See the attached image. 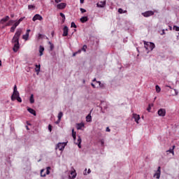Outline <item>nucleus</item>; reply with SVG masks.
<instances>
[{"mask_svg":"<svg viewBox=\"0 0 179 179\" xmlns=\"http://www.w3.org/2000/svg\"><path fill=\"white\" fill-rule=\"evenodd\" d=\"M22 29H17L14 36L12 38L11 43L14 44L13 48V51L14 52H17L19 48H20V45L19 43V39L20 38V36H22Z\"/></svg>","mask_w":179,"mask_h":179,"instance_id":"f257e3e1","label":"nucleus"},{"mask_svg":"<svg viewBox=\"0 0 179 179\" xmlns=\"http://www.w3.org/2000/svg\"><path fill=\"white\" fill-rule=\"evenodd\" d=\"M144 45H145V48H146V50H150V51H152V50L155 47V43H149V42L146 43V41H144Z\"/></svg>","mask_w":179,"mask_h":179,"instance_id":"f03ea898","label":"nucleus"},{"mask_svg":"<svg viewBox=\"0 0 179 179\" xmlns=\"http://www.w3.org/2000/svg\"><path fill=\"white\" fill-rule=\"evenodd\" d=\"M65 146H66V143H59L56 146V149H59V150H64V149H65Z\"/></svg>","mask_w":179,"mask_h":179,"instance_id":"7ed1b4c3","label":"nucleus"},{"mask_svg":"<svg viewBox=\"0 0 179 179\" xmlns=\"http://www.w3.org/2000/svg\"><path fill=\"white\" fill-rule=\"evenodd\" d=\"M144 17H149L150 16H153L155 15V12L152 10L145 11V13H142Z\"/></svg>","mask_w":179,"mask_h":179,"instance_id":"20e7f679","label":"nucleus"},{"mask_svg":"<svg viewBox=\"0 0 179 179\" xmlns=\"http://www.w3.org/2000/svg\"><path fill=\"white\" fill-rule=\"evenodd\" d=\"M92 82H94V83H92V87H94V89H96V87H99V86H101V83L100 81H97L96 80V78H94Z\"/></svg>","mask_w":179,"mask_h":179,"instance_id":"39448f33","label":"nucleus"},{"mask_svg":"<svg viewBox=\"0 0 179 179\" xmlns=\"http://www.w3.org/2000/svg\"><path fill=\"white\" fill-rule=\"evenodd\" d=\"M158 115L159 117H165L166 116V109L164 108H161L158 110Z\"/></svg>","mask_w":179,"mask_h":179,"instance_id":"423d86ee","label":"nucleus"},{"mask_svg":"<svg viewBox=\"0 0 179 179\" xmlns=\"http://www.w3.org/2000/svg\"><path fill=\"white\" fill-rule=\"evenodd\" d=\"M161 167L159 166L156 173L154 174V177H155L157 179L160 178V174H161Z\"/></svg>","mask_w":179,"mask_h":179,"instance_id":"0eeeda50","label":"nucleus"},{"mask_svg":"<svg viewBox=\"0 0 179 179\" xmlns=\"http://www.w3.org/2000/svg\"><path fill=\"white\" fill-rule=\"evenodd\" d=\"M33 22H36V20H43V17L38 14H36L32 18Z\"/></svg>","mask_w":179,"mask_h":179,"instance_id":"6e6552de","label":"nucleus"},{"mask_svg":"<svg viewBox=\"0 0 179 179\" xmlns=\"http://www.w3.org/2000/svg\"><path fill=\"white\" fill-rule=\"evenodd\" d=\"M19 96H20L19 92H13V94L11 96L12 101H15V100H16L17 97Z\"/></svg>","mask_w":179,"mask_h":179,"instance_id":"1a4fd4ad","label":"nucleus"},{"mask_svg":"<svg viewBox=\"0 0 179 179\" xmlns=\"http://www.w3.org/2000/svg\"><path fill=\"white\" fill-rule=\"evenodd\" d=\"M133 118H134L136 124H139V120H141V116L136 113L133 114Z\"/></svg>","mask_w":179,"mask_h":179,"instance_id":"9d476101","label":"nucleus"},{"mask_svg":"<svg viewBox=\"0 0 179 179\" xmlns=\"http://www.w3.org/2000/svg\"><path fill=\"white\" fill-rule=\"evenodd\" d=\"M9 19H10V17H9L8 15H6L5 17L2 18L0 20L1 24H3L4 23H6V22H8L9 20Z\"/></svg>","mask_w":179,"mask_h":179,"instance_id":"9b49d317","label":"nucleus"},{"mask_svg":"<svg viewBox=\"0 0 179 179\" xmlns=\"http://www.w3.org/2000/svg\"><path fill=\"white\" fill-rule=\"evenodd\" d=\"M57 9H65L66 8V4L65 3H60L57 5Z\"/></svg>","mask_w":179,"mask_h":179,"instance_id":"f8f14e48","label":"nucleus"},{"mask_svg":"<svg viewBox=\"0 0 179 179\" xmlns=\"http://www.w3.org/2000/svg\"><path fill=\"white\" fill-rule=\"evenodd\" d=\"M69 29L68 27L65 26L63 29V37H66V36H68V31H69Z\"/></svg>","mask_w":179,"mask_h":179,"instance_id":"ddd939ff","label":"nucleus"},{"mask_svg":"<svg viewBox=\"0 0 179 179\" xmlns=\"http://www.w3.org/2000/svg\"><path fill=\"white\" fill-rule=\"evenodd\" d=\"M82 138L80 136H78V138L77 140V142L76 143V145H78V148L80 149L82 148Z\"/></svg>","mask_w":179,"mask_h":179,"instance_id":"4468645a","label":"nucleus"},{"mask_svg":"<svg viewBox=\"0 0 179 179\" xmlns=\"http://www.w3.org/2000/svg\"><path fill=\"white\" fill-rule=\"evenodd\" d=\"M29 33H30V29H27V32H26V34L22 36V38L24 40L27 41L29 39Z\"/></svg>","mask_w":179,"mask_h":179,"instance_id":"2eb2a0df","label":"nucleus"},{"mask_svg":"<svg viewBox=\"0 0 179 179\" xmlns=\"http://www.w3.org/2000/svg\"><path fill=\"white\" fill-rule=\"evenodd\" d=\"M106 5V1H99L97 3V6L98 8H104V6Z\"/></svg>","mask_w":179,"mask_h":179,"instance_id":"dca6fc26","label":"nucleus"},{"mask_svg":"<svg viewBox=\"0 0 179 179\" xmlns=\"http://www.w3.org/2000/svg\"><path fill=\"white\" fill-rule=\"evenodd\" d=\"M89 20V18L87 17H83L80 18V22L81 23H86Z\"/></svg>","mask_w":179,"mask_h":179,"instance_id":"f3484780","label":"nucleus"},{"mask_svg":"<svg viewBox=\"0 0 179 179\" xmlns=\"http://www.w3.org/2000/svg\"><path fill=\"white\" fill-rule=\"evenodd\" d=\"M27 111H29V113H30V114H33V115H36V110H34V109L28 108Z\"/></svg>","mask_w":179,"mask_h":179,"instance_id":"a211bd4d","label":"nucleus"},{"mask_svg":"<svg viewBox=\"0 0 179 179\" xmlns=\"http://www.w3.org/2000/svg\"><path fill=\"white\" fill-rule=\"evenodd\" d=\"M70 178L75 179L76 178V171H71V176H69Z\"/></svg>","mask_w":179,"mask_h":179,"instance_id":"6ab92c4d","label":"nucleus"},{"mask_svg":"<svg viewBox=\"0 0 179 179\" xmlns=\"http://www.w3.org/2000/svg\"><path fill=\"white\" fill-rule=\"evenodd\" d=\"M35 66H36L35 71L37 73V75H38V73L40 72L41 66H40V64H38V65L36 64Z\"/></svg>","mask_w":179,"mask_h":179,"instance_id":"aec40b11","label":"nucleus"},{"mask_svg":"<svg viewBox=\"0 0 179 179\" xmlns=\"http://www.w3.org/2000/svg\"><path fill=\"white\" fill-rule=\"evenodd\" d=\"M43 52H44V48L43 46L39 47V53H40V57L43 55Z\"/></svg>","mask_w":179,"mask_h":179,"instance_id":"412c9836","label":"nucleus"},{"mask_svg":"<svg viewBox=\"0 0 179 179\" xmlns=\"http://www.w3.org/2000/svg\"><path fill=\"white\" fill-rule=\"evenodd\" d=\"M174 149H176V145H173L172 148H170L166 152H169V153H172V155H174Z\"/></svg>","mask_w":179,"mask_h":179,"instance_id":"4be33fe9","label":"nucleus"},{"mask_svg":"<svg viewBox=\"0 0 179 179\" xmlns=\"http://www.w3.org/2000/svg\"><path fill=\"white\" fill-rule=\"evenodd\" d=\"M13 23H15V20H10L6 23V26H12Z\"/></svg>","mask_w":179,"mask_h":179,"instance_id":"5701e85b","label":"nucleus"},{"mask_svg":"<svg viewBox=\"0 0 179 179\" xmlns=\"http://www.w3.org/2000/svg\"><path fill=\"white\" fill-rule=\"evenodd\" d=\"M86 121H87V122H92V116L90 115V114H89L86 117Z\"/></svg>","mask_w":179,"mask_h":179,"instance_id":"b1692460","label":"nucleus"},{"mask_svg":"<svg viewBox=\"0 0 179 179\" xmlns=\"http://www.w3.org/2000/svg\"><path fill=\"white\" fill-rule=\"evenodd\" d=\"M77 125V129H82V128L85 127V124L83 123H79Z\"/></svg>","mask_w":179,"mask_h":179,"instance_id":"393cba45","label":"nucleus"},{"mask_svg":"<svg viewBox=\"0 0 179 179\" xmlns=\"http://www.w3.org/2000/svg\"><path fill=\"white\" fill-rule=\"evenodd\" d=\"M72 136L73 138V140H76V131H75V129H72Z\"/></svg>","mask_w":179,"mask_h":179,"instance_id":"a878e982","label":"nucleus"},{"mask_svg":"<svg viewBox=\"0 0 179 179\" xmlns=\"http://www.w3.org/2000/svg\"><path fill=\"white\" fill-rule=\"evenodd\" d=\"M62 115H64V113H62V112H59L58 114L59 122H61V118H62Z\"/></svg>","mask_w":179,"mask_h":179,"instance_id":"bb28decb","label":"nucleus"},{"mask_svg":"<svg viewBox=\"0 0 179 179\" xmlns=\"http://www.w3.org/2000/svg\"><path fill=\"white\" fill-rule=\"evenodd\" d=\"M29 101H30L31 104H33V103H34V96L33 94L31 95Z\"/></svg>","mask_w":179,"mask_h":179,"instance_id":"cd10ccee","label":"nucleus"},{"mask_svg":"<svg viewBox=\"0 0 179 179\" xmlns=\"http://www.w3.org/2000/svg\"><path fill=\"white\" fill-rule=\"evenodd\" d=\"M59 15H60L61 17H62V23H64L65 22V19H66L65 18V15L62 13H60Z\"/></svg>","mask_w":179,"mask_h":179,"instance_id":"c85d7f7f","label":"nucleus"},{"mask_svg":"<svg viewBox=\"0 0 179 179\" xmlns=\"http://www.w3.org/2000/svg\"><path fill=\"white\" fill-rule=\"evenodd\" d=\"M155 89H156L157 93H160V91L162 90V89H160V87L159 85H156Z\"/></svg>","mask_w":179,"mask_h":179,"instance_id":"c756f323","label":"nucleus"},{"mask_svg":"<svg viewBox=\"0 0 179 179\" xmlns=\"http://www.w3.org/2000/svg\"><path fill=\"white\" fill-rule=\"evenodd\" d=\"M28 9H29V10H31V9L32 10L36 9V6H33V5H29L28 6Z\"/></svg>","mask_w":179,"mask_h":179,"instance_id":"7c9ffc66","label":"nucleus"},{"mask_svg":"<svg viewBox=\"0 0 179 179\" xmlns=\"http://www.w3.org/2000/svg\"><path fill=\"white\" fill-rule=\"evenodd\" d=\"M44 171H45V169H42L41 171V177H45V173H44Z\"/></svg>","mask_w":179,"mask_h":179,"instance_id":"2f4dec72","label":"nucleus"},{"mask_svg":"<svg viewBox=\"0 0 179 179\" xmlns=\"http://www.w3.org/2000/svg\"><path fill=\"white\" fill-rule=\"evenodd\" d=\"M87 48V45H84L81 49V51H84V52H86V49Z\"/></svg>","mask_w":179,"mask_h":179,"instance_id":"473e14b6","label":"nucleus"},{"mask_svg":"<svg viewBox=\"0 0 179 179\" xmlns=\"http://www.w3.org/2000/svg\"><path fill=\"white\" fill-rule=\"evenodd\" d=\"M50 170H51V167L48 166L46 168V174L48 176V174H50Z\"/></svg>","mask_w":179,"mask_h":179,"instance_id":"72a5a7b5","label":"nucleus"},{"mask_svg":"<svg viewBox=\"0 0 179 179\" xmlns=\"http://www.w3.org/2000/svg\"><path fill=\"white\" fill-rule=\"evenodd\" d=\"M18 92H19L17 91V87L15 85L13 88V93H18Z\"/></svg>","mask_w":179,"mask_h":179,"instance_id":"f704fd0d","label":"nucleus"},{"mask_svg":"<svg viewBox=\"0 0 179 179\" xmlns=\"http://www.w3.org/2000/svg\"><path fill=\"white\" fill-rule=\"evenodd\" d=\"M18 101V103H22V98H20V95H19L17 99H15Z\"/></svg>","mask_w":179,"mask_h":179,"instance_id":"c9c22d12","label":"nucleus"},{"mask_svg":"<svg viewBox=\"0 0 179 179\" xmlns=\"http://www.w3.org/2000/svg\"><path fill=\"white\" fill-rule=\"evenodd\" d=\"M49 44L50 45V51H52L54 50V45L51 42H49Z\"/></svg>","mask_w":179,"mask_h":179,"instance_id":"e433bc0d","label":"nucleus"},{"mask_svg":"<svg viewBox=\"0 0 179 179\" xmlns=\"http://www.w3.org/2000/svg\"><path fill=\"white\" fill-rule=\"evenodd\" d=\"M173 29L176 30V31H179V27L173 26Z\"/></svg>","mask_w":179,"mask_h":179,"instance_id":"4c0bfd02","label":"nucleus"},{"mask_svg":"<svg viewBox=\"0 0 179 179\" xmlns=\"http://www.w3.org/2000/svg\"><path fill=\"white\" fill-rule=\"evenodd\" d=\"M15 30H16L15 28H13V27H11L10 29V31L11 33H15Z\"/></svg>","mask_w":179,"mask_h":179,"instance_id":"58836bf2","label":"nucleus"},{"mask_svg":"<svg viewBox=\"0 0 179 179\" xmlns=\"http://www.w3.org/2000/svg\"><path fill=\"white\" fill-rule=\"evenodd\" d=\"M24 18H25V17H22L20 18L19 20H17V21L20 23L21 22H23V20H24Z\"/></svg>","mask_w":179,"mask_h":179,"instance_id":"ea45409f","label":"nucleus"},{"mask_svg":"<svg viewBox=\"0 0 179 179\" xmlns=\"http://www.w3.org/2000/svg\"><path fill=\"white\" fill-rule=\"evenodd\" d=\"M71 27H74V29H76V24H75V22H71Z\"/></svg>","mask_w":179,"mask_h":179,"instance_id":"a19ab883","label":"nucleus"},{"mask_svg":"<svg viewBox=\"0 0 179 179\" xmlns=\"http://www.w3.org/2000/svg\"><path fill=\"white\" fill-rule=\"evenodd\" d=\"M81 13H86V10L85 8H80Z\"/></svg>","mask_w":179,"mask_h":179,"instance_id":"79ce46f5","label":"nucleus"},{"mask_svg":"<svg viewBox=\"0 0 179 179\" xmlns=\"http://www.w3.org/2000/svg\"><path fill=\"white\" fill-rule=\"evenodd\" d=\"M118 12H119L120 14H122V13H124V10H122V8H119V9H118Z\"/></svg>","mask_w":179,"mask_h":179,"instance_id":"37998d69","label":"nucleus"},{"mask_svg":"<svg viewBox=\"0 0 179 179\" xmlns=\"http://www.w3.org/2000/svg\"><path fill=\"white\" fill-rule=\"evenodd\" d=\"M48 129H49L50 132H51L52 131V127L51 126V124L48 125Z\"/></svg>","mask_w":179,"mask_h":179,"instance_id":"c03bdc74","label":"nucleus"},{"mask_svg":"<svg viewBox=\"0 0 179 179\" xmlns=\"http://www.w3.org/2000/svg\"><path fill=\"white\" fill-rule=\"evenodd\" d=\"M41 38H43V34H39L38 36V39L40 40Z\"/></svg>","mask_w":179,"mask_h":179,"instance_id":"a18cd8bd","label":"nucleus"},{"mask_svg":"<svg viewBox=\"0 0 179 179\" xmlns=\"http://www.w3.org/2000/svg\"><path fill=\"white\" fill-rule=\"evenodd\" d=\"M16 27L19 26V24H20V22L18 21H15V24H14Z\"/></svg>","mask_w":179,"mask_h":179,"instance_id":"49530a36","label":"nucleus"},{"mask_svg":"<svg viewBox=\"0 0 179 179\" xmlns=\"http://www.w3.org/2000/svg\"><path fill=\"white\" fill-rule=\"evenodd\" d=\"M56 3H59V2H62V0H55Z\"/></svg>","mask_w":179,"mask_h":179,"instance_id":"de8ad7c7","label":"nucleus"},{"mask_svg":"<svg viewBox=\"0 0 179 179\" xmlns=\"http://www.w3.org/2000/svg\"><path fill=\"white\" fill-rule=\"evenodd\" d=\"M77 54H80L82 52V49L78 50L77 52Z\"/></svg>","mask_w":179,"mask_h":179,"instance_id":"09e8293b","label":"nucleus"},{"mask_svg":"<svg viewBox=\"0 0 179 179\" xmlns=\"http://www.w3.org/2000/svg\"><path fill=\"white\" fill-rule=\"evenodd\" d=\"M76 55H78V52H76L73 54V57H76Z\"/></svg>","mask_w":179,"mask_h":179,"instance_id":"8fccbe9b","label":"nucleus"},{"mask_svg":"<svg viewBox=\"0 0 179 179\" xmlns=\"http://www.w3.org/2000/svg\"><path fill=\"white\" fill-rule=\"evenodd\" d=\"M111 130L110 129V128L107 127L106 128V132H110Z\"/></svg>","mask_w":179,"mask_h":179,"instance_id":"3c124183","label":"nucleus"},{"mask_svg":"<svg viewBox=\"0 0 179 179\" xmlns=\"http://www.w3.org/2000/svg\"><path fill=\"white\" fill-rule=\"evenodd\" d=\"M101 143L102 146H104V141L103 140L101 141Z\"/></svg>","mask_w":179,"mask_h":179,"instance_id":"603ef678","label":"nucleus"},{"mask_svg":"<svg viewBox=\"0 0 179 179\" xmlns=\"http://www.w3.org/2000/svg\"><path fill=\"white\" fill-rule=\"evenodd\" d=\"M10 17L12 18L15 17V14H10Z\"/></svg>","mask_w":179,"mask_h":179,"instance_id":"864d4df0","label":"nucleus"},{"mask_svg":"<svg viewBox=\"0 0 179 179\" xmlns=\"http://www.w3.org/2000/svg\"><path fill=\"white\" fill-rule=\"evenodd\" d=\"M80 3H84L85 0H80Z\"/></svg>","mask_w":179,"mask_h":179,"instance_id":"5fc2aeb1","label":"nucleus"},{"mask_svg":"<svg viewBox=\"0 0 179 179\" xmlns=\"http://www.w3.org/2000/svg\"><path fill=\"white\" fill-rule=\"evenodd\" d=\"M12 27L16 29V27H16L15 24H14Z\"/></svg>","mask_w":179,"mask_h":179,"instance_id":"6e6d98bb","label":"nucleus"},{"mask_svg":"<svg viewBox=\"0 0 179 179\" xmlns=\"http://www.w3.org/2000/svg\"><path fill=\"white\" fill-rule=\"evenodd\" d=\"M91 171L90 169H88L87 174H90Z\"/></svg>","mask_w":179,"mask_h":179,"instance_id":"4d7b16f0","label":"nucleus"},{"mask_svg":"<svg viewBox=\"0 0 179 179\" xmlns=\"http://www.w3.org/2000/svg\"><path fill=\"white\" fill-rule=\"evenodd\" d=\"M55 124H59V119L55 122Z\"/></svg>","mask_w":179,"mask_h":179,"instance_id":"13d9d810","label":"nucleus"},{"mask_svg":"<svg viewBox=\"0 0 179 179\" xmlns=\"http://www.w3.org/2000/svg\"><path fill=\"white\" fill-rule=\"evenodd\" d=\"M148 111H150V106L147 108Z\"/></svg>","mask_w":179,"mask_h":179,"instance_id":"bf43d9fd","label":"nucleus"},{"mask_svg":"<svg viewBox=\"0 0 179 179\" xmlns=\"http://www.w3.org/2000/svg\"><path fill=\"white\" fill-rule=\"evenodd\" d=\"M2 65V61L0 60V66Z\"/></svg>","mask_w":179,"mask_h":179,"instance_id":"052dcab7","label":"nucleus"},{"mask_svg":"<svg viewBox=\"0 0 179 179\" xmlns=\"http://www.w3.org/2000/svg\"><path fill=\"white\" fill-rule=\"evenodd\" d=\"M103 84H101V86H99V87H103Z\"/></svg>","mask_w":179,"mask_h":179,"instance_id":"680f3d73","label":"nucleus"},{"mask_svg":"<svg viewBox=\"0 0 179 179\" xmlns=\"http://www.w3.org/2000/svg\"><path fill=\"white\" fill-rule=\"evenodd\" d=\"M123 13H127V10H123Z\"/></svg>","mask_w":179,"mask_h":179,"instance_id":"e2e57ef3","label":"nucleus"},{"mask_svg":"<svg viewBox=\"0 0 179 179\" xmlns=\"http://www.w3.org/2000/svg\"><path fill=\"white\" fill-rule=\"evenodd\" d=\"M177 94H178V92H176V95L177 96Z\"/></svg>","mask_w":179,"mask_h":179,"instance_id":"0e129e2a","label":"nucleus"},{"mask_svg":"<svg viewBox=\"0 0 179 179\" xmlns=\"http://www.w3.org/2000/svg\"><path fill=\"white\" fill-rule=\"evenodd\" d=\"M26 128H27V130H29V127L27 126Z\"/></svg>","mask_w":179,"mask_h":179,"instance_id":"69168bd1","label":"nucleus"},{"mask_svg":"<svg viewBox=\"0 0 179 179\" xmlns=\"http://www.w3.org/2000/svg\"><path fill=\"white\" fill-rule=\"evenodd\" d=\"M163 34H164V30L162 31Z\"/></svg>","mask_w":179,"mask_h":179,"instance_id":"338daca9","label":"nucleus"},{"mask_svg":"<svg viewBox=\"0 0 179 179\" xmlns=\"http://www.w3.org/2000/svg\"><path fill=\"white\" fill-rule=\"evenodd\" d=\"M87 169H85V171H87Z\"/></svg>","mask_w":179,"mask_h":179,"instance_id":"774afa93","label":"nucleus"}]
</instances>
